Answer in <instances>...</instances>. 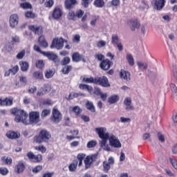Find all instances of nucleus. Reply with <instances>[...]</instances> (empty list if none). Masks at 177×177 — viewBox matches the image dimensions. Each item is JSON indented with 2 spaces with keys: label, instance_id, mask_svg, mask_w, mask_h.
I'll list each match as a JSON object with an SVG mask.
<instances>
[{
  "label": "nucleus",
  "instance_id": "obj_53",
  "mask_svg": "<svg viewBox=\"0 0 177 177\" xmlns=\"http://www.w3.org/2000/svg\"><path fill=\"white\" fill-rule=\"evenodd\" d=\"M120 39L118 38V35H113L111 38V42L113 44H115L117 45V44H119Z\"/></svg>",
  "mask_w": 177,
  "mask_h": 177
},
{
  "label": "nucleus",
  "instance_id": "obj_55",
  "mask_svg": "<svg viewBox=\"0 0 177 177\" xmlns=\"http://www.w3.org/2000/svg\"><path fill=\"white\" fill-rule=\"evenodd\" d=\"M49 114H50V110L44 109L41 113V118H45V117H47Z\"/></svg>",
  "mask_w": 177,
  "mask_h": 177
},
{
  "label": "nucleus",
  "instance_id": "obj_62",
  "mask_svg": "<svg viewBox=\"0 0 177 177\" xmlns=\"http://www.w3.org/2000/svg\"><path fill=\"white\" fill-rule=\"evenodd\" d=\"M120 3L121 2L120 1V0H112L111 1V5L112 6H115V7L120 6Z\"/></svg>",
  "mask_w": 177,
  "mask_h": 177
},
{
  "label": "nucleus",
  "instance_id": "obj_45",
  "mask_svg": "<svg viewBox=\"0 0 177 177\" xmlns=\"http://www.w3.org/2000/svg\"><path fill=\"white\" fill-rule=\"evenodd\" d=\"M20 6L22 9H32V6L28 2L21 3Z\"/></svg>",
  "mask_w": 177,
  "mask_h": 177
},
{
  "label": "nucleus",
  "instance_id": "obj_39",
  "mask_svg": "<svg viewBox=\"0 0 177 177\" xmlns=\"http://www.w3.org/2000/svg\"><path fill=\"white\" fill-rule=\"evenodd\" d=\"M35 66L37 68H39V70H42V68L45 67V62H44V60L42 59H39L36 61Z\"/></svg>",
  "mask_w": 177,
  "mask_h": 177
},
{
  "label": "nucleus",
  "instance_id": "obj_35",
  "mask_svg": "<svg viewBox=\"0 0 177 177\" xmlns=\"http://www.w3.org/2000/svg\"><path fill=\"white\" fill-rule=\"evenodd\" d=\"M105 4L106 3H104V0H95L93 2V5L95 8H104Z\"/></svg>",
  "mask_w": 177,
  "mask_h": 177
},
{
  "label": "nucleus",
  "instance_id": "obj_42",
  "mask_svg": "<svg viewBox=\"0 0 177 177\" xmlns=\"http://www.w3.org/2000/svg\"><path fill=\"white\" fill-rule=\"evenodd\" d=\"M75 17H76L75 12L73 10H70L67 15V19H68L69 20H73V21H75Z\"/></svg>",
  "mask_w": 177,
  "mask_h": 177
},
{
  "label": "nucleus",
  "instance_id": "obj_20",
  "mask_svg": "<svg viewBox=\"0 0 177 177\" xmlns=\"http://www.w3.org/2000/svg\"><path fill=\"white\" fill-rule=\"evenodd\" d=\"M165 0H156L153 8L156 10H162V8L165 6Z\"/></svg>",
  "mask_w": 177,
  "mask_h": 177
},
{
  "label": "nucleus",
  "instance_id": "obj_51",
  "mask_svg": "<svg viewBox=\"0 0 177 177\" xmlns=\"http://www.w3.org/2000/svg\"><path fill=\"white\" fill-rule=\"evenodd\" d=\"M55 75V73H53V70H48L45 72V77L47 79L52 78L53 75Z\"/></svg>",
  "mask_w": 177,
  "mask_h": 177
},
{
  "label": "nucleus",
  "instance_id": "obj_56",
  "mask_svg": "<svg viewBox=\"0 0 177 177\" xmlns=\"http://www.w3.org/2000/svg\"><path fill=\"white\" fill-rule=\"evenodd\" d=\"M85 14V12H84V10L80 9L78 10L76 12V17H77V19H81L82 17V16H84V15Z\"/></svg>",
  "mask_w": 177,
  "mask_h": 177
},
{
  "label": "nucleus",
  "instance_id": "obj_4",
  "mask_svg": "<svg viewBox=\"0 0 177 177\" xmlns=\"http://www.w3.org/2000/svg\"><path fill=\"white\" fill-rule=\"evenodd\" d=\"M63 46H64V39H63V37L54 38L50 45L51 49L55 48V49H57V50L63 49Z\"/></svg>",
  "mask_w": 177,
  "mask_h": 177
},
{
  "label": "nucleus",
  "instance_id": "obj_5",
  "mask_svg": "<svg viewBox=\"0 0 177 177\" xmlns=\"http://www.w3.org/2000/svg\"><path fill=\"white\" fill-rule=\"evenodd\" d=\"M95 85H100L103 88L110 87V83L109 82V79L106 76L95 77Z\"/></svg>",
  "mask_w": 177,
  "mask_h": 177
},
{
  "label": "nucleus",
  "instance_id": "obj_8",
  "mask_svg": "<svg viewBox=\"0 0 177 177\" xmlns=\"http://www.w3.org/2000/svg\"><path fill=\"white\" fill-rule=\"evenodd\" d=\"M97 160V155L94 154L91 156H87L84 160L85 169H89L93 162H95Z\"/></svg>",
  "mask_w": 177,
  "mask_h": 177
},
{
  "label": "nucleus",
  "instance_id": "obj_1",
  "mask_svg": "<svg viewBox=\"0 0 177 177\" xmlns=\"http://www.w3.org/2000/svg\"><path fill=\"white\" fill-rule=\"evenodd\" d=\"M95 132L97 133L99 138L102 139V141L100 142V147L104 150H106V151H111L110 147L107 145L109 139L110 145L112 146V147H115L117 149H120V147H121V142L120 140L117 139L115 136L110 137L109 133H106V128H95Z\"/></svg>",
  "mask_w": 177,
  "mask_h": 177
},
{
  "label": "nucleus",
  "instance_id": "obj_58",
  "mask_svg": "<svg viewBox=\"0 0 177 177\" xmlns=\"http://www.w3.org/2000/svg\"><path fill=\"white\" fill-rule=\"evenodd\" d=\"M40 104H43V106H50L52 101L50 100H43L40 102Z\"/></svg>",
  "mask_w": 177,
  "mask_h": 177
},
{
  "label": "nucleus",
  "instance_id": "obj_57",
  "mask_svg": "<svg viewBox=\"0 0 177 177\" xmlns=\"http://www.w3.org/2000/svg\"><path fill=\"white\" fill-rule=\"evenodd\" d=\"M53 5H55V1H53V0H48V1H46L44 3V6L46 8H52V6H53Z\"/></svg>",
  "mask_w": 177,
  "mask_h": 177
},
{
  "label": "nucleus",
  "instance_id": "obj_28",
  "mask_svg": "<svg viewBox=\"0 0 177 177\" xmlns=\"http://www.w3.org/2000/svg\"><path fill=\"white\" fill-rule=\"evenodd\" d=\"M38 41L40 46H42L43 48H48V41H46L45 36L41 35L39 37Z\"/></svg>",
  "mask_w": 177,
  "mask_h": 177
},
{
  "label": "nucleus",
  "instance_id": "obj_37",
  "mask_svg": "<svg viewBox=\"0 0 177 177\" xmlns=\"http://www.w3.org/2000/svg\"><path fill=\"white\" fill-rule=\"evenodd\" d=\"M86 157V155L82 153H78L77 156V158L79 161L78 167H82V161H84V158Z\"/></svg>",
  "mask_w": 177,
  "mask_h": 177
},
{
  "label": "nucleus",
  "instance_id": "obj_44",
  "mask_svg": "<svg viewBox=\"0 0 177 177\" xmlns=\"http://www.w3.org/2000/svg\"><path fill=\"white\" fill-rule=\"evenodd\" d=\"M25 17L26 19H35V13L32 12V11H27L25 12Z\"/></svg>",
  "mask_w": 177,
  "mask_h": 177
},
{
  "label": "nucleus",
  "instance_id": "obj_41",
  "mask_svg": "<svg viewBox=\"0 0 177 177\" xmlns=\"http://www.w3.org/2000/svg\"><path fill=\"white\" fill-rule=\"evenodd\" d=\"M70 62H71V59L70 57H64L61 61L62 66H68L70 64Z\"/></svg>",
  "mask_w": 177,
  "mask_h": 177
},
{
  "label": "nucleus",
  "instance_id": "obj_52",
  "mask_svg": "<svg viewBox=\"0 0 177 177\" xmlns=\"http://www.w3.org/2000/svg\"><path fill=\"white\" fill-rule=\"evenodd\" d=\"M20 37L19 36H13L12 37L11 44L12 45H15V44H19Z\"/></svg>",
  "mask_w": 177,
  "mask_h": 177
},
{
  "label": "nucleus",
  "instance_id": "obj_47",
  "mask_svg": "<svg viewBox=\"0 0 177 177\" xmlns=\"http://www.w3.org/2000/svg\"><path fill=\"white\" fill-rule=\"evenodd\" d=\"M103 168H104V172H109L110 171V169L111 168V166H110V163L104 161L103 162Z\"/></svg>",
  "mask_w": 177,
  "mask_h": 177
},
{
  "label": "nucleus",
  "instance_id": "obj_10",
  "mask_svg": "<svg viewBox=\"0 0 177 177\" xmlns=\"http://www.w3.org/2000/svg\"><path fill=\"white\" fill-rule=\"evenodd\" d=\"M42 55L44 56H46L49 60H51V62H53L55 64H59V62H60V59H59V57L57 55L49 52H43Z\"/></svg>",
  "mask_w": 177,
  "mask_h": 177
},
{
  "label": "nucleus",
  "instance_id": "obj_6",
  "mask_svg": "<svg viewBox=\"0 0 177 177\" xmlns=\"http://www.w3.org/2000/svg\"><path fill=\"white\" fill-rule=\"evenodd\" d=\"M26 157H28V160L31 161V162H35V164H39L42 161V155L41 154H34L32 151H28L26 154Z\"/></svg>",
  "mask_w": 177,
  "mask_h": 177
},
{
  "label": "nucleus",
  "instance_id": "obj_36",
  "mask_svg": "<svg viewBox=\"0 0 177 177\" xmlns=\"http://www.w3.org/2000/svg\"><path fill=\"white\" fill-rule=\"evenodd\" d=\"M72 111L75 113L76 117H80L81 115V113H82V110L78 106H73L72 109Z\"/></svg>",
  "mask_w": 177,
  "mask_h": 177
},
{
  "label": "nucleus",
  "instance_id": "obj_38",
  "mask_svg": "<svg viewBox=\"0 0 177 177\" xmlns=\"http://www.w3.org/2000/svg\"><path fill=\"white\" fill-rule=\"evenodd\" d=\"M32 75L35 80H44V73L39 71L34 72Z\"/></svg>",
  "mask_w": 177,
  "mask_h": 177
},
{
  "label": "nucleus",
  "instance_id": "obj_24",
  "mask_svg": "<svg viewBox=\"0 0 177 177\" xmlns=\"http://www.w3.org/2000/svg\"><path fill=\"white\" fill-rule=\"evenodd\" d=\"M124 104L126 106V110H133V106H132V99L131 97H127L124 100Z\"/></svg>",
  "mask_w": 177,
  "mask_h": 177
},
{
  "label": "nucleus",
  "instance_id": "obj_19",
  "mask_svg": "<svg viewBox=\"0 0 177 177\" xmlns=\"http://www.w3.org/2000/svg\"><path fill=\"white\" fill-rule=\"evenodd\" d=\"M6 136H7L8 139H19V138H20V133L10 130L6 133Z\"/></svg>",
  "mask_w": 177,
  "mask_h": 177
},
{
  "label": "nucleus",
  "instance_id": "obj_50",
  "mask_svg": "<svg viewBox=\"0 0 177 177\" xmlns=\"http://www.w3.org/2000/svg\"><path fill=\"white\" fill-rule=\"evenodd\" d=\"M8 174H9V169H8L6 167H0V175L6 176Z\"/></svg>",
  "mask_w": 177,
  "mask_h": 177
},
{
  "label": "nucleus",
  "instance_id": "obj_11",
  "mask_svg": "<svg viewBox=\"0 0 177 177\" xmlns=\"http://www.w3.org/2000/svg\"><path fill=\"white\" fill-rule=\"evenodd\" d=\"M13 106V97H8L4 99L0 98L1 107H10Z\"/></svg>",
  "mask_w": 177,
  "mask_h": 177
},
{
  "label": "nucleus",
  "instance_id": "obj_12",
  "mask_svg": "<svg viewBox=\"0 0 177 177\" xmlns=\"http://www.w3.org/2000/svg\"><path fill=\"white\" fill-rule=\"evenodd\" d=\"M127 24L130 26L131 31H136L140 28V21L138 19H131L127 21Z\"/></svg>",
  "mask_w": 177,
  "mask_h": 177
},
{
  "label": "nucleus",
  "instance_id": "obj_48",
  "mask_svg": "<svg viewBox=\"0 0 177 177\" xmlns=\"http://www.w3.org/2000/svg\"><path fill=\"white\" fill-rule=\"evenodd\" d=\"M37 151H41L42 154L46 153V147L44 145H39L35 147Z\"/></svg>",
  "mask_w": 177,
  "mask_h": 177
},
{
  "label": "nucleus",
  "instance_id": "obj_29",
  "mask_svg": "<svg viewBox=\"0 0 177 177\" xmlns=\"http://www.w3.org/2000/svg\"><path fill=\"white\" fill-rule=\"evenodd\" d=\"M38 41L40 46H42L43 48H48V41H46L45 36L41 35L39 37Z\"/></svg>",
  "mask_w": 177,
  "mask_h": 177
},
{
  "label": "nucleus",
  "instance_id": "obj_21",
  "mask_svg": "<svg viewBox=\"0 0 177 177\" xmlns=\"http://www.w3.org/2000/svg\"><path fill=\"white\" fill-rule=\"evenodd\" d=\"M75 5H77V0H65L64 1L65 9L68 10H71Z\"/></svg>",
  "mask_w": 177,
  "mask_h": 177
},
{
  "label": "nucleus",
  "instance_id": "obj_2",
  "mask_svg": "<svg viewBox=\"0 0 177 177\" xmlns=\"http://www.w3.org/2000/svg\"><path fill=\"white\" fill-rule=\"evenodd\" d=\"M10 114L15 115V122H23L26 125H28V123L27 122V118L28 117V113L24 111L23 109H20L17 107L12 108L10 110Z\"/></svg>",
  "mask_w": 177,
  "mask_h": 177
},
{
  "label": "nucleus",
  "instance_id": "obj_3",
  "mask_svg": "<svg viewBox=\"0 0 177 177\" xmlns=\"http://www.w3.org/2000/svg\"><path fill=\"white\" fill-rule=\"evenodd\" d=\"M50 138H52L50 132L47 130L42 129L39 131V135H37L33 138V142H35V143H38L39 145L44 142L48 143Z\"/></svg>",
  "mask_w": 177,
  "mask_h": 177
},
{
  "label": "nucleus",
  "instance_id": "obj_31",
  "mask_svg": "<svg viewBox=\"0 0 177 177\" xmlns=\"http://www.w3.org/2000/svg\"><path fill=\"white\" fill-rule=\"evenodd\" d=\"M19 66L21 67V71H28V68L30 67L28 62L26 61H21L19 62Z\"/></svg>",
  "mask_w": 177,
  "mask_h": 177
},
{
  "label": "nucleus",
  "instance_id": "obj_30",
  "mask_svg": "<svg viewBox=\"0 0 177 177\" xmlns=\"http://www.w3.org/2000/svg\"><path fill=\"white\" fill-rule=\"evenodd\" d=\"M64 66L62 68V74H64V75H67L70 74V72L73 71V66L71 65H64Z\"/></svg>",
  "mask_w": 177,
  "mask_h": 177
},
{
  "label": "nucleus",
  "instance_id": "obj_40",
  "mask_svg": "<svg viewBox=\"0 0 177 177\" xmlns=\"http://www.w3.org/2000/svg\"><path fill=\"white\" fill-rule=\"evenodd\" d=\"M126 59L129 64V66H133L135 64V60L133 59V57L131 54H127Z\"/></svg>",
  "mask_w": 177,
  "mask_h": 177
},
{
  "label": "nucleus",
  "instance_id": "obj_22",
  "mask_svg": "<svg viewBox=\"0 0 177 177\" xmlns=\"http://www.w3.org/2000/svg\"><path fill=\"white\" fill-rule=\"evenodd\" d=\"M72 60L75 63H78L82 60L84 62L85 59H84L83 55L80 54V53L78 52H75V53H73V54L72 55Z\"/></svg>",
  "mask_w": 177,
  "mask_h": 177
},
{
  "label": "nucleus",
  "instance_id": "obj_27",
  "mask_svg": "<svg viewBox=\"0 0 177 177\" xmlns=\"http://www.w3.org/2000/svg\"><path fill=\"white\" fill-rule=\"evenodd\" d=\"M77 167H78V160H73V162L68 166L70 172H75V171H77Z\"/></svg>",
  "mask_w": 177,
  "mask_h": 177
},
{
  "label": "nucleus",
  "instance_id": "obj_7",
  "mask_svg": "<svg viewBox=\"0 0 177 177\" xmlns=\"http://www.w3.org/2000/svg\"><path fill=\"white\" fill-rule=\"evenodd\" d=\"M113 64V63L111 60H110L108 58H106L100 63L99 67L103 71H108V70H110Z\"/></svg>",
  "mask_w": 177,
  "mask_h": 177
},
{
  "label": "nucleus",
  "instance_id": "obj_15",
  "mask_svg": "<svg viewBox=\"0 0 177 177\" xmlns=\"http://www.w3.org/2000/svg\"><path fill=\"white\" fill-rule=\"evenodd\" d=\"M28 29L37 35H42L44 33V28L41 26H35V25H30Z\"/></svg>",
  "mask_w": 177,
  "mask_h": 177
},
{
  "label": "nucleus",
  "instance_id": "obj_46",
  "mask_svg": "<svg viewBox=\"0 0 177 177\" xmlns=\"http://www.w3.org/2000/svg\"><path fill=\"white\" fill-rule=\"evenodd\" d=\"M94 57H95V59H97V60H98V62H103V60H104V59H105L104 55L102 53L95 54Z\"/></svg>",
  "mask_w": 177,
  "mask_h": 177
},
{
  "label": "nucleus",
  "instance_id": "obj_63",
  "mask_svg": "<svg viewBox=\"0 0 177 177\" xmlns=\"http://www.w3.org/2000/svg\"><path fill=\"white\" fill-rule=\"evenodd\" d=\"M170 162L174 169L177 170V160L176 159L170 158Z\"/></svg>",
  "mask_w": 177,
  "mask_h": 177
},
{
  "label": "nucleus",
  "instance_id": "obj_26",
  "mask_svg": "<svg viewBox=\"0 0 177 177\" xmlns=\"http://www.w3.org/2000/svg\"><path fill=\"white\" fill-rule=\"evenodd\" d=\"M24 169H26V165H24V163L23 162H19L15 166V171L17 174H22V172H24Z\"/></svg>",
  "mask_w": 177,
  "mask_h": 177
},
{
  "label": "nucleus",
  "instance_id": "obj_16",
  "mask_svg": "<svg viewBox=\"0 0 177 177\" xmlns=\"http://www.w3.org/2000/svg\"><path fill=\"white\" fill-rule=\"evenodd\" d=\"M62 120V113L60 111H58L57 109H55L53 111V117H52V121L53 122H60Z\"/></svg>",
  "mask_w": 177,
  "mask_h": 177
},
{
  "label": "nucleus",
  "instance_id": "obj_64",
  "mask_svg": "<svg viewBox=\"0 0 177 177\" xmlns=\"http://www.w3.org/2000/svg\"><path fill=\"white\" fill-rule=\"evenodd\" d=\"M105 45H106V41L103 40L99 41L97 44V46L98 48H103V46H104Z\"/></svg>",
  "mask_w": 177,
  "mask_h": 177
},
{
  "label": "nucleus",
  "instance_id": "obj_14",
  "mask_svg": "<svg viewBox=\"0 0 177 177\" xmlns=\"http://www.w3.org/2000/svg\"><path fill=\"white\" fill-rule=\"evenodd\" d=\"M52 89V87L49 84H46L41 87L39 91H37V96H44V95H46V93H49Z\"/></svg>",
  "mask_w": 177,
  "mask_h": 177
},
{
  "label": "nucleus",
  "instance_id": "obj_9",
  "mask_svg": "<svg viewBox=\"0 0 177 177\" xmlns=\"http://www.w3.org/2000/svg\"><path fill=\"white\" fill-rule=\"evenodd\" d=\"M29 122L30 124H38L39 122V113L38 111H31L29 113Z\"/></svg>",
  "mask_w": 177,
  "mask_h": 177
},
{
  "label": "nucleus",
  "instance_id": "obj_61",
  "mask_svg": "<svg viewBox=\"0 0 177 177\" xmlns=\"http://www.w3.org/2000/svg\"><path fill=\"white\" fill-rule=\"evenodd\" d=\"M89 3H91V2H89V0H82V5L86 9L87 8H89Z\"/></svg>",
  "mask_w": 177,
  "mask_h": 177
},
{
  "label": "nucleus",
  "instance_id": "obj_33",
  "mask_svg": "<svg viewBox=\"0 0 177 177\" xmlns=\"http://www.w3.org/2000/svg\"><path fill=\"white\" fill-rule=\"evenodd\" d=\"M86 107L87 110H89V111L91 113H96V109H95V105H93V102L87 101L86 103Z\"/></svg>",
  "mask_w": 177,
  "mask_h": 177
},
{
  "label": "nucleus",
  "instance_id": "obj_49",
  "mask_svg": "<svg viewBox=\"0 0 177 177\" xmlns=\"http://www.w3.org/2000/svg\"><path fill=\"white\" fill-rule=\"evenodd\" d=\"M42 165H37L35 167H34L32 169V172L33 174H39V172H41V171H42Z\"/></svg>",
  "mask_w": 177,
  "mask_h": 177
},
{
  "label": "nucleus",
  "instance_id": "obj_32",
  "mask_svg": "<svg viewBox=\"0 0 177 177\" xmlns=\"http://www.w3.org/2000/svg\"><path fill=\"white\" fill-rule=\"evenodd\" d=\"M118 100H120V96L118 95H111L108 98V102L110 104H114V103H117Z\"/></svg>",
  "mask_w": 177,
  "mask_h": 177
},
{
  "label": "nucleus",
  "instance_id": "obj_25",
  "mask_svg": "<svg viewBox=\"0 0 177 177\" xmlns=\"http://www.w3.org/2000/svg\"><path fill=\"white\" fill-rule=\"evenodd\" d=\"M1 160L3 165H12V163L13 162V160L9 156H3L1 158Z\"/></svg>",
  "mask_w": 177,
  "mask_h": 177
},
{
  "label": "nucleus",
  "instance_id": "obj_18",
  "mask_svg": "<svg viewBox=\"0 0 177 177\" xmlns=\"http://www.w3.org/2000/svg\"><path fill=\"white\" fill-rule=\"evenodd\" d=\"M19 65H15L12 66V68H10L8 71L4 73V77H9L10 74L12 75H16V74L19 73Z\"/></svg>",
  "mask_w": 177,
  "mask_h": 177
},
{
  "label": "nucleus",
  "instance_id": "obj_60",
  "mask_svg": "<svg viewBox=\"0 0 177 177\" xmlns=\"http://www.w3.org/2000/svg\"><path fill=\"white\" fill-rule=\"evenodd\" d=\"M138 66L142 71H143V70L147 69V64L145 65L143 63L138 62Z\"/></svg>",
  "mask_w": 177,
  "mask_h": 177
},
{
  "label": "nucleus",
  "instance_id": "obj_17",
  "mask_svg": "<svg viewBox=\"0 0 177 177\" xmlns=\"http://www.w3.org/2000/svg\"><path fill=\"white\" fill-rule=\"evenodd\" d=\"M19 24V16L17 14H12L10 17V26L12 28H15Z\"/></svg>",
  "mask_w": 177,
  "mask_h": 177
},
{
  "label": "nucleus",
  "instance_id": "obj_23",
  "mask_svg": "<svg viewBox=\"0 0 177 177\" xmlns=\"http://www.w3.org/2000/svg\"><path fill=\"white\" fill-rule=\"evenodd\" d=\"M120 77L122 80H124V81H131V73L125 70H120Z\"/></svg>",
  "mask_w": 177,
  "mask_h": 177
},
{
  "label": "nucleus",
  "instance_id": "obj_43",
  "mask_svg": "<svg viewBox=\"0 0 177 177\" xmlns=\"http://www.w3.org/2000/svg\"><path fill=\"white\" fill-rule=\"evenodd\" d=\"M97 145V142L95 140H92L88 142L86 145L87 149H93V147H95Z\"/></svg>",
  "mask_w": 177,
  "mask_h": 177
},
{
  "label": "nucleus",
  "instance_id": "obj_59",
  "mask_svg": "<svg viewBox=\"0 0 177 177\" xmlns=\"http://www.w3.org/2000/svg\"><path fill=\"white\" fill-rule=\"evenodd\" d=\"M94 95H96L97 96H100L102 95V90L99 87H95L93 91Z\"/></svg>",
  "mask_w": 177,
  "mask_h": 177
},
{
  "label": "nucleus",
  "instance_id": "obj_34",
  "mask_svg": "<svg viewBox=\"0 0 177 177\" xmlns=\"http://www.w3.org/2000/svg\"><path fill=\"white\" fill-rule=\"evenodd\" d=\"M96 77L93 78V77H84L82 79V82H86V84H96Z\"/></svg>",
  "mask_w": 177,
  "mask_h": 177
},
{
  "label": "nucleus",
  "instance_id": "obj_13",
  "mask_svg": "<svg viewBox=\"0 0 177 177\" xmlns=\"http://www.w3.org/2000/svg\"><path fill=\"white\" fill-rule=\"evenodd\" d=\"M62 17L63 10H62L59 6L55 7L53 10L52 17H53L55 20H59V19H62Z\"/></svg>",
  "mask_w": 177,
  "mask_h": 177
},
{
  "label": "nucleus",
  "instance_id": "obj_54",
  "mask_svg": "<svg viewBox=\"0 0 177 177\" xmlns=\"http://www.w3.org/2000/svg\"><path fill=\"white\" fill-rule=\"evenodd\" d=\"M24 56H26V50H22L17 55V59L21 60V59H23L24 57Z\"/></svg>",
  "mask_w": 177,
  "mask_h": 177
}]
</instances>
